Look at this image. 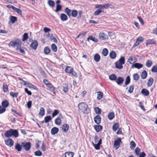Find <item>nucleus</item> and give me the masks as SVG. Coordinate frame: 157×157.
Masks as SVG:
<instances>
[{
    "label": "nucleus",
    "instance_id": "29",
    "mask_svg": "<svg viewBox=\"0 0 157 157\" xmlns=\"http://www.w3.org/2000/svg\"><path fill=\"white\" fill-rule=\"evenodd\" d=\"M97 93V99L98 100H100L103 97V93L101 91H98Z\"/></svg>",
    "mask_w": 157,
    "mask_h": 157
},
{
    "label": "nucleus",
    "instance_id": "22",
    "mask_svg": "<svg viewBox=\"0 0 157 157\" xmlns=\"http://www.w3.org/2000/svg\"><path fill=\"white\" fill-rule=\"evenodd\" d=\"M94 61L96 62H98L100 59V55L98 53L95 54L94 57Z\"/></svg>",
    "mask_w": 157,
    "mask_h": 157
},
{
    "label": "nucleus",
    "instance_id": "7",
    "mask_svg": "<svg viewBox=\"0 0 157 157\" xmlns=\"http://www.w3.org/2000/svg\"><path fill=\"white\" fill-rule=\"evenodd\" d=\"M99 38L102 40H105L107 39L108 38L107 34L104 33H100L99 34Z\"/></svg>",
    "mask_w": 157,
    "mask_h": 157
},
{
    "label": "nucleus",
    "instance_id": "64",
    "mask_svg": "<svg viewBox=\"0 0 157 157\" xmlns=\"http://www.w3.org/2000/svg\"><path fill=\"white\" fill-rule=\"evenodd\" d=\"M32 101H29L27 103V105L28 108L30 109L31 107Z\"/></svg>",
    "mask_w": 157,
    "mask_h": 157
},
{
    "label": "nucleus",
    "instance_id": "19",
    "mask_svg": "<svg viewBox=\"0 0 157 157\" xmlns=\"http://www.w3.org/2000/svg\"><path fill=\"white\" fill-rule=\"evenodd\" d=\"M69 128V126L67 124H64L62 127V129L63 131L66 132L67 131Z\"/></svg>",
    "mask_w": 157,
    "mask_h": 157
},
{
    "label": "nucleus",
    "instance_id": "55",
    "mask_svg": "<svg viewBox=\"0 0 157 157\" xmlns=\"http://www.w3.org/2000/svg\"><path fill=\"white\" fill-rule=\"evenodd\" d=\"M28 34L26 33H25L23 36V38L22 39V41H25V40H27V39H28Z\"/></svg>",
    "mask_w": 157,
    "mask_h": 157
},
{
    "label": "nucleus",
    "instance_id": "34",
    "mask_svg": "<svg viewBox=\"0 0 157 157\" xmlns=\"http://www.w3.org/2000/svg\"><path fill=\"white\" fill-rule=\"evenodd\" d=\"M90 40L95 42H97L98 41V40L95 37H94L92 36H90L87 38V40L89 41V40Z\"/></svg>",
    "mask_w": 157,
    "mask_h": 157
},
{
    "label": "nucleus",
    "instance_id": "56",
    "mask_svg": "<svg viewBox=\"0 0 157 157\" xmlns=\"http://www.w3.org/2000/svg\"><path fill=\"white\" fill-rule=\"evenodd\" d=\"M59 112L58 110L57 109L55 110L53 113L52 114V116L53 117H54L55 116L58 115L59 114Z\"/></svg>",
    "mask_w": 157,
    "mask_h": 157
},
{
    "label": "nucleus",
    "instance_id": "17",
    "mask_svg": "<svg viewBox=\"0 0 157 157\" xmlns=\"http://www.w3.org/2000/svg\"><path fill=\"white\" fill-rule=\"evenodd\" d=\"M59 129L56 127L52 128L51 130V133L52 135H55L57 133L59 132Z\"/></svg>",
    "mask_w": 157,
    "mask_h": 157
},
{
    "label": "nucleus",
    "instance_id": "13",
    "mask_svg": "<svg viewBox=\"0 0 157 157\" xmlns=\"http://www.w3.org/2000/svg\"><path fill=\"white\" fill-rule=\"evenodd\" d=\"M95 122L98 124H99L101 122V117L98 115L96 116L94 118Z\"/></svg>",
    "mask_w": 157,
    "mask_h": 157
},
{
    "label": "nucleus",
    "instance_id": "49",
    "mask_svg": "<svg viewBox=\"0 0 157 157\" xmlns=\"http://www.w3.org/2000/svg\"><path fill=\"white\" fill-rule=\"evenodd\" d=\"M117 77L114 74H112L109 76V78L111 80H115L117 79Z\"/></svg>",
    "mask_w": 157,
    "mask_h": 157
},
{
    "label": "nucleus",
    "instance_id": "1",
    "mask_svg": "<svg viewBox=\"0 0 157 157\" xmlns=\"http://www.w3.org/2000/svg\"><path fill=\"white\" fill-rule=\"evenodd\" d=\"M79 109L84 113L87 114L90 111L88 105L84 102L79 103L78 105Z\"/></svg>",
    "mask_w": 157,
    "mask_h": 157
},
{
    "label": "nucleus",
    "instance_id": "3",
    "mask_svg": "<svg viewBox=\"0 0 157 157\" xmlns=\"http://www.w3.org/2000/svg\"><path fill=\"white\" fill-rule=\"evenodd\" d=\"M125 59L124 57L121 56L120 57L118 61L115 63L116 67L118 69H121L123 68L122 66L125 63Z\"/></svg>",
    "mask_w": 157,
    "mask_h": 157
},
{
    "label": "nucleus",
    "instance_id": "27",
    "mask_svg": "<svg viewBox=\"0 0 157 157\" xmlns=\"http://www.w3.org/2000/svg\"><path fill=\"white\" fill-rule=\"evenodd\" d=\"M2 107L5 108L8 106L9 103L7 100H5L2 102Z\"/></svg>",
    "mask_w": 157,
    "mask_h": 157
},
{
    "label": "nucleus",
    "instance_id": "11",
    "mask_svg": "<svg viewBox=\"0 0 157 157\" xmlns=\"http://www.w3.org/2000/svg\"><path fill=\"white\" fill-rule=\"evenodd\" d=\"M128 61L130 64H132L137 61V59L135 57L130 56L128 59Z\"/></svg>",
    "mask_w": 157,
    "mask_h": 157
},
{
    "label": "nucleus",
    "instance_id": "59",
    "mask_svg": "<svg viewBox=\"0 0 157 157\" xmlns=\"http://www.w3.org/2000/svg\"><path fill=\"white\" fill-rule=\"evenodd\" d=\"M35 155L37 156H40L42 155V153L40 151H37L35 152Z\"/></svg>",
    "mask_w": 157,
    "mask_h": 157
},
{
    "label": "nucleus",
    "instance_id": "41",
    "mask_svg": "<svg viewBox=\"0 0 157 157\" xmlns=\"http://www.w3.org/2000/svg\"><path fill=\"white\" fill-rule=\"evenodd\" d=\"M26 85L28 87L30 88H32L34 90H36L37 87L31 83L27 82Z\"/></svg>",
    "mask_w": 157,
    "mask_h": 157
},
{
    "label": "nucleus",
    "instance_id": "45",
    "mask_svg": "<svg viewBox=\"0 0 157 157\" xmlns=\"http://www.w3.org/2000/svg\"><path fill=\"white\" fill-rule=\"evenodd\" d=\"M10 20L12 23H14L17 20V17H15L11 16Z\"/></svg>",
    "mask_w": 157,
    "mask_h": 157
},
{
    "label": "nucleus",
    "instance_id": "63",
    "mask_svg": "<svg viewBox=\"0 0 157 157\" xmlns=\"http://www.w3.org/2000/svg\"><path fill=\"white\" fill-rule=\"evenodd\" d=\"M100 145L98 144V143L97 144H94V146L96 150L99 149L100 147Z\"/></svg>",
    "mask_w": 157,
    "mask_h": 157
},
{
    "label": "nucleus",
    "instance_id": "9",
    "mask_svg": "<svg viewBox=\"0 0 157 157\" xmlns=\"http://www.w3.org/2000/svg\"><path fill=\"white\" fill-rule=\"evenodd\" d=\"M6 144L9 147H11L13 145L14 142L11 139H9L8 140H5Z\"/></svg>",
    "mask_w": 157,
    "mask_h": 157
},
{
    "label": "nucleus",
    "instance_id": "60",
    "mask_svg": "<svg viewBox=\"0 0 157 157\" xmlns=\"http://www.w3.org/2000/svg\"><path fill=\"white\" fill-rule=\"evenodd\" d=\"M6 111V109L3 108L2 106L0 105V114L4 113Z\"/></svg>",
    "mask_w": 157,
    "mask_h": 157
},
{
    "label": "nucleus",
    "instance_id": "50",
    "mask_svg": "<svg viewBox=\"0 0 157 157\" xmlns=\"http://www.w3.org/2000/svg\"><path fill=\"white\" fill-rule=\"evenodd\" d=\"M130 77L128 76L126 78L125 81V85L127 86L130 83Z\"/></svg>",
    "mask_w": 157,
    "mask_h": 157
},
{
    "label": "nucleus",
    "instance_id": "43",
    "mask_svg": "<svg viewBox=\"0 0 157 157\" xmlns=\"http://www.w3.org/2000/svg\"><path fill=\"white\" fill-rule=\"evenodd\" d=\"M12 136H14L15 137H17L18 136V133L17 130L12 129Z\"/></svg>",
    "mask_w": 157,
    "mask_h": 157
},
{
    "label": "nucleus",
    "instance_id": "44",
    "mask_svg": "<svg viewBox=\"0 0 157 157\" xmlns=\"http://www.w3.org/2000/svg\"><path fill=\"white\" fill-rule=\"evenodd\" d=\"M55 124L58 125H60L61 124V120L59 118L57 117L55 120Z\"/></svg>",
    "mask_w": 157,
    "mask_h": 157
},
{
    "label": "nucleus",
    "instance_id": "35",
    "mask_svg": "<svg viewBox=\"0 0 157 157\" xmlns=\"http://www.w3.org/2000/svg\"><path fill=\"white\" fill-rule=\"evenodd\" d=\"M44 52L46 55H48L50 52V50L48 47H45L44 50Z\"/></svg>",
    "mask_w": 157,
    "mask_h": 157
},
{
    "label": "nucleus",
    "instance_id": "5",
    "mask_svg": "<svg viewBox=\"0 0 157 157\" xmlns=\"http://www.w3.org/2000/svg\"><path fill=\"white\" fill-rule=\"evenodd\" d=\"M21 145L24 148L25 150L27 151H29L31 148V143L29 142H22L21 143Z\"/></svg>",
    "mask_w": 157,
    "mask_h": 157
},
{
    "label": "nucleus",
    "instance_id": "14",
    "mask_svg": "<svg viewBox=\"0 0 157 157\" xmlns=\"http://www.w3.org/2000/svg\"><path fill=\"white\" fill-rule=\"evenodd\" d=\"M124 81V79L121 77H118L117 79L116 82L119 85H121L122 84Z\"/></svg>",
    "mask_w": 157,
    "mask_h": 157
},
{
    "label": "nucleus",
    "instance_id": "36",
    "mask_svg": "<svg viewBox=\"0 0 157 157\" xmlns=\"http://www.w3.org/2000/svg\"><path fill=\"white\" fill-rule=\"evenodd\" d=\"M52 119V117L50 116H46L44 118V122L46 123H47L50 121Z\"/></svg>",
    "mask_w": 157,
    "mask_h": 157
},
{
    "label": "nucleus",
    "instance_id": "42",
    "mask_svg": "<svg viewBox=\"0 0 157 157\" xmlns=\"http://www.w3.org/2000/svg\"><path fill=\"white\" fill-rule=\"evenodd\" d=\"M8 90V86L6 83H4L3 86V90L4 92H6Z\"/></svg>",
    "mask_w": 157,
    "mask_h": 157
},
{
    "label": "nucleus",
    "instance_id": "20",
    "mask_svg": "<svg viewBox=\"0 0 157 157\" xmlns=\"http://www.w3.org/2000/svg\"><path fill=\"white\" fill-rule=\"evenodd\" d=\"M67 16L64 13H61L60 15V18L63 21H65L67 19Z\"/></svg>",
    "mask_w": 157,
    "mask_h": 157
},
{
    "label": "nucleus",
    "instance_id": "32",
    "mask_svg": "<svg viewBox=\"0 0 157 157\" xmlns=\"http://www.w3.org/2000/svg\"><path fill=\"white\" fill-rule=\"evenodd\" d=\"M115 115L114 113L113 112H111L108 115V117L109 120H112L114 117Z\"/></svg>",
    "mask_w": 157,
    "mask_h": 157
},
{
    "label": "nucleus",
    "instance_id": "40",
    "mask_svg": "<svg viewBox=\"0 0 157 157\" xmlns=\"http://www.w3.org/2000/svg\"><path fill=\"white\" fill-rule=\"evenodd\" d=\"M77 14L78 13L76 10H73L71 11V15L73 17H76Z\"/></svg>",
    "mask_w": 157,
    "mask_h": 157
},
{
    "label": "nucleus",
    "instance_id": "52",
    "mask_svg": "<svg viewBox=\"0 0 157 157\" xmlns=\"http://www.w3.org/2000/svg\"><path fill=\"white\" fill-rule=\"evenodd\" d=\"M52 48L53 51L56 52L57 50V47L55 44H53L51 46Z\"/></svg>",
    "mask_w": 157,
    "mask_h": 157
},
{
    "label": "nucleus",
    "instance_id": "18",
    "mask_svg": "<svg viewBox=\"0 0 157 157\" xmlns=\"http://www.w3.org/2000/svg\"><path fill=\"white\" fill-rule=\"evenodd\" d=\"M74 154V153L73 152H66L63 156L64 157H73Z\"/></svg>",
    "mask_w": 157,
    "mask_h": 157
},
{
    "label": "nucleus",
    "instance_id": "61",
    "mask_svg": "<svg viewBox=\"0 0 157 157\" xmlns=\"http://www.w3.org/2000/svg\"><path fill=\"white\" fill-rule=\"evenodd\" d=\"M14 11L20 14L21 15H22V11L21 9L16 8Z\"/></svg>",
    "mask_w": 157,
    "mask_h": 157
},
{
    "label": "nucleus",
    "instance_id": "21",
    "mask_svg": "<svg viewBox=\"0 0 157 157\" xmlns=\"http://www.w3.org/2000/svg\"><path fill=\"white\" fill-rule=\"evenodd\" d=\"M109 56L112 59H115L116 57V52L113 51H111L109 53Z\"/></svg>",
    "mask_w": 157,
    "mask_h": 157
},
{
    "label": "nucleus",
    "instance_id": "16",
    "mask_svg": "<svg viewBox=\"0 0 157 157\" xmlns=\"http://www.w3.org/2000/svg\"><path fill=\"white\" fill-rule=\"evenodd\" d=\"M141 93L145 96H147L149 95V92L148 90L145 89H143L141 90Z\"/></svg>",
    "mask_w": 157,
    "mask_h": 157
},
{
    "label": "nucleus",
    "instance_id": "57",
    "mask_svg": "<svg viewBox=\"0 0 157 157\" xmlns=\"http://www.w3.org/2000/svg\"><path fill=\"white\" fill-rule=\"evenodd\" d=\"M133 89L134 86L133 85H132L129 86V90H128V92L130 93H131L133 92Z\"/></svg>",
    "mask_w": 157,
    "mask_h": 157
},
{
    "label": "nucleus",
    "instance_id": "33",
    "mask_svg": "<svg viewBox=\"0 0 157 157\" xmlns=\"http://www.w3.org/2000/svg\"><path fill=\"white\" fill-rule=\"evenodd\" d=\"M130 148L131 150H133L136 147V144L133 141H132L130 144Z\"/></svg>",
    "mask_w": 157,
    "mask_h": 157
},
{
    "label": "nucleus",
    "instance_id": "12",
    "mask_svg": "<svg viewBox=\"0 0 157 157\" xmlns=\"http://www.w3.org/2000/svg\"><path fill=\"white\" fill-rule=\"evenodd\" d=\"M143 65L141 63H136L134 64H133L132 66V68L135 67L137 69H140L143 67Z\"/></svg>",
    "mask_w": 157,
    "mask_h": 157
},
{
    "label": "nucleus",
    "instance_id": "48",
    "mask_svg": "<svg viewBox=\"0 0 157 157\" xmlns=\"http://www.w3.org/2000/svg\"><path fill=\"white\" fill-rule=\"evenodd\" d=\"M48 3L49 5L51 7H53L55 6V2L52 0H49L48 1Z\"/></svg>",
    "mask_w": 157,
    "mask_h": 157
},
{
    "label": "nucleus",
    "instance_id": "6",
    "mask_svg": "<svg viewBox=\"0 0 157 157\" xmlns=\"http://www.w3.org/2000/svg\"><path fill=\"white\" fill-rule=\"evenodd\" d=\"M121 142L120 138H118L115 141L114 146L116 150L118 149L120 146V143Z\"/></svg>",
    "mask_w": 157,
    "mask_h": 157
},
{
    "label": "nucleus",
    "instance_id": "58",
    "mask_svg": "<svg viewBox=\"0 0 157 157\" xmlns=\"http://www.w3.org/2000/svg\"><path fill=\"white\" fill-rule=\"evenodd\" d=\"M140 150L139 148L137 147L136 148L135 150V152L136 155H139L140 154Z\"/></svg>",
    "mask_w": 157,
    "mask_h": 157
},
{
    "label": "nucleus",
    "instance_id": "15",
    "mask_svg": "<svg viewBox=\"0 0 157 157\" xmlns=\"http://www.w3.org/2000/svg\"><path fill=\"white\" fill-rule=\"evenodd\" d=\"M5 136L6 137H10L12 136V129L6 131L5 133Z\"/></svg>",
    "mask_w": 157,
    "mask_h": 157
},
{
    "label": "nucleus",
    "instance_id": "37",
    "mask_svg": "<svg viewBox=\"0 0 157 157\" xmlns=\"http://www.w3.org/2000/svg\"><path fill=\"white\" fill-rule=\"evenodd\" d=\"M146 66L148 67H150L152 64V62L151 60H148L146 63Z\"/></svg>",
    "mask_w": 157,
    "mask_h": 157
},
{
    "label": "nucleus",
    "instance_id": "8",
    "mask_svg": "<svg viewBox=\"0 0 157 157\" xmlns=\"http://www.w3.org/2000/svg\"><path fill=\"white\" fill-rule=\"evenodd\" d=\"M144 40V38L142 37H140L138 38L136 40V41L133 46L132 47L133 48H135L140 43L142 42Z\"/></svg>",
    "mask_w": 157,
    "mask_h": 157
},
{
    "label": "nucleus",
    "instance_id": "46",
    "mask_svg": "<svg viewBox=\"0 0 157 157\" xmlns=\"http://www.w3.org/2000/svg\"><path fill=\"white\" fill-rule=\"evenodd\" d=\"M95 111L96 113L99 114H101V110L100 108L98 107H97L95 108Z\"/></svg>",
    "mask_w": 157,
    "mask_h": 157
},
{
    "label": "nucleus",
    "instance_id": "4",
    "mask_svg": "<svg viewBox=\"0 0 157 157\" xmlns=\"http://www.w3.org/2000/svg\"><path fill=\"white\" fill-rule=\"evenodd\" d=\"M65 71L66 72L71 74L75 77L77 76L76 72L74 71L73 68L70 66L67 67L66 68Z\"/></svg>",
    "mask_w": 157,
    "mask_h": 157
},
{
    "label": "nucleus",
    "instance_id": "23",
    "mask_svg": "<svg viewBox=\"0 0 157 157\" xmlns=\"http://www.w3.org/2000/svg\"><path fill=\"white\" fill-rule=\"evenodd\" d=\"M154 80L152 78H149L147 83V86L148 87H151L152 85Z\"/></svg>",
    "mask_w": 157,
    "mask_h": 157
},
{
    "label": "nucleus",
    "instance_id": "26",
    "mask_svg": "<svg viewBox=\"0 0 157 157\" xmlns=\"http://www.w3.org/2000/svg\"><path fill=\"white\" fill-rule=\"evenodd\" d=\"M119 127V124L118 123H115L113 126L112 129L113 130L116 131Z\"/></svg>",
    "mask_w": 157,
    "mask_h": 157
},
{
    "label": "nucleus",
    "instance_id": "39",
    "mask_svg": "<svg viewBox=\"0 0 157 157\" xmlns=\"http://www.w3.org/2000/svg\"><path fill=\"white\" fill-rule=\"evenodd\" d=\"M102 54L104 56H106L108 53V49L106 48L103 49L102 51Z\"/></svg>",
    "mask_w": 157,
    "mask_h": 157
},
{
    "label": "nucleus",
    "instance_id": "62",
    "mask_svg": "<svg viewBox=\"0 0 157 157\" xmlns=\"http://www.w3.org/2000/svg\"><path fill=\"white\" fill-rule=\"evenodd\" d=\"M47 87L49 89H51L52 90H54L55 89V88L53 86V85L50 83H49L47 85Z\"/></svg>",
    "mask_w": 157,
    "mask_h": 157
},
{
    "label": "nucleus",
    "instance_id": "51",
    "mask_svg": "<svg viewBox=\"0 0 157 157\" xmlns=\"http://www.w3.org/2000/svg\"><path fill=\"white\" fill-rule=\"evenodd\" d=\"M62 6L59 4H57L56 6V9L55 10L56 12H57L61 10Z\"/></svg>",
    "mask_w": 157,
    "mask_h": 157
},
{
    "label": "nucleus",
    "instance_id": "10",
    "mask_svg": "<svg viewBox=\"0 0 157 157\" xmlns=\"http://www.w3.org/2000/svg\"><path fill=\"white\" fill-rule=\"evenodd\" d=\"M38 46V43L36 40H34L32 41L30 46L33 49L36 50Z\"/></svg>",
    "mask_w": 157,
    "mask_h": 157
},
{
    "label": "nucleus",
    "instance_id": "30",
    "mask_svg": "<svg viewBox=\"0 0 157 157\" xmlns=\"http://www.w3.org/2000/svg\"><path fill=\"white\" fill-rule=\"evenodd\" d=\"M103 12V10H102L101 9H99L94 12V14L95 16L98 15L101 13Z\"/></svg>",
    "mask_w": 157,
    "mask_h": 157
},
{
    "label": "nucleus",
    "instance_id": "47",
    "mask_svg": "<svg viewBox=\"0 0 157 157\" xmlns=\"http://www.w3.org/2000/svg\"><path fill=\"white\" fill-rule=\"evenodd\" d=\"M109 7L111 8H113L112 5L108 3L107 4L103 5V9H108Z\"/></svg>",
    "mask_w": 157,
    "mask_h": 157
},
{
    "label": "nucleus",
    "instance_id": "2",
    "mask_svg": "<svg viewBox=\"0 0 157 157\" xmlns=\"http://www.w3.org/2000/svg\"><path fill=\"white\" fill-rule=\"evenodd\" d=\"M21 42L20 40L17 39L15 40L10 42L9 44V46L13 47L14 48L16 47L17 51L18 50L19 48L21 47Z\"/></svg>",
    "mask_w": 157,
    "mask_h": 157
},
{
    "label": "nucleus",
    "instance_id": "31",
    "mask_svg": "<svg viewBox=\"0 0 157 157\" xmlns=\"http://www.w3.org/2000/svg\"><path fill=\"white\" fill-rule=\"evenodd\" d=\"M22 145H20L19 144L17 143L15 145V148L18 151H20L22 149Z\"/></svg>",
    "mask_w": 157,
    "mask_h": 157
},
{
    "label": "nucleus",
    "instance_id": "54",
    "mask_svg": "<svg viewBox=\"0 0 157 157\" xmlns=\"http://www.w3.org/2000/svg\"><path fill=\"white\" fill-rule=\"evenodd\" d=\"M18 94L17 93H15L13 92H11L10 93V95L13 98H17Z\"/></svg>",
    "mask_w": 157,
    "mask_h": 157
},
{
    "label": "nucleus",
    "instance_id": "28",
    "mask_svg": "<svg viewBox=\"0 0 157 157\" xmlns=\"http://www.w3.org/2000/svg\"><path fill=\"white\" fill-rule=\"evenodd\" d=\"M147 75V73L145 70L141 74V77L143 79H144L146 78Z\"/></svg>",
    "mask_w": 157,
    "mask_h": 157
},
{
    "label": "nucleus",
    "instance_id": "24",
    "mask_svg": "<svg viewBox=\"0 0 157 157\" xmlns=\"http://www.w3.org/2000/svg\"><path fill=\"white\" fill-rule=\"evenodd\" d=\"M94 128L96 131L97 132H99L102 129V127L101 125H94Z\"/></svg>",
    "mask_w": 157,
    "mask_h": 157
},
{
    "label": "nucleus",
    "instance_id": "38",
    "mask_svg": "<svg viewBox=\"0 0 157 157\" xmlns=\"http://www.w3.org/2000/svg\"><path fill=\"white\" fill-rule=\"evenodd\" d=\"M65 12L68 16H70L71 15V11L68 8L65 9Z\"/></svg>",
    "mask_w": 157,
    "mask_h": 157
},
{
    "label": "nucleus",
    "instance_id": "25",
    "mask_svg": "<svg viewBox=\"0 0 157 157\" xmlns=\"http://www.w3.org/2000/svg\"><path fill=\"white\" fill-rule=\"evenodd\" d=\"M44 114L45 110L44 109L43 107H40L39 113V115L43 116L44 115Z\"/></svg>",
    "mask_w": 157,
    "mask_h": 157
},
{
    "label": "nucleus",
    "instance_id": "53",
    "mask_svg": "<svg viewBox=\"0 0 157 157\" xmlns=\"http://www.w3.org/2000/svg\"><path fill=\"white\" fill-rule=\"evenodd\" d=\"M133 77L134 80L137 81L139 78V76L137 73H135L133 75Z\"/></svg>",
    "mask_w": 157,
    "mask_h": 157
}]
</instances>
